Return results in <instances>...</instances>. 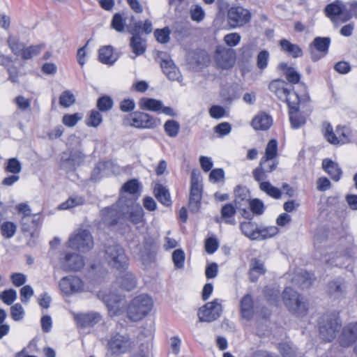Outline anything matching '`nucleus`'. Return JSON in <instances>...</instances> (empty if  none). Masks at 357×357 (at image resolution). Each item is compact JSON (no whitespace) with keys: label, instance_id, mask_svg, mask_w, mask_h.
I'll use <instances>...</instances> for the list:
<instances>
[{"label":"nucleus","instance_id":"nucleus-47","mask_svg":"<svg viewBox=\"0 0 357 357\" xmlns=\"http://www.w3.org/2000/svg\"><path fill=\"white\" fill-rule=\"evenodd\" d=\"M17 225L10 221L4 222L1 226V234L5 238H12L16 233Z\"/></svg>","mask_w":357,"mask_h":357},{"label":"nucleus","instance_id":"nucleus-24","mask_svg":"<svg viewBox=\"0 0 357 357\" xmlns=\"http://www.w3.org/2000/svg\"><path fill=\"white\" fill-rule=\"evenodd\" d=\"M337 132L340 135L339 138L336 137L335 134L333 132V128L330 123L327 122L323 123V133L329 143L338 144L340 143L344 144L349 141L348 137L343 131H342L341 133H340L339 130H337Z\"/></svg>","mask_w":357,"mask_h":357},{"label":"nucleus","instance_id":"nucleus-63","mask_svg":"<svg viewBox=\"0 0 357 357\" xmlns=\"http://www.w3.org/2000/svg\"><path fill=\"white\" fill-rule=\"evenodd\" d=\"M269 53L266 50H261L257 57V66L261 70L265 69L268 63Z\"/></svg>","mask_w":357,"mask_h":357},{"label":"nucleus","instance_id":"nucleus-25","mask_svg":"<svg viewBox=\"0 0 357 357\" xmlns=\"http://www.w3.org/2000/svg\"><path fill=\"white\" fill-rule=\"evenodd\" d=\"M84 154L79 151H72L68 158L61 162L62 168L71 171L79 166L84 160Z\"/></svg>","mask_w":357,"mask_h":357},{"label":"nucleus","instance_id":"nucleus-10","mask_svg":"<svg viewBox=\"0 0 357 357\" xmlns=\"http://www.w3.org/2000/svg\"><path fill=\"white\" fill-rule=\"evenodd\" d=\"M282 101H285L289 106V121L291 127L298 128L303 126L306 121L305 116H299V122H296V117L298 116V107L300 104L298 95L294 91H289L287 99H284Z\"/></svg>","mask_w":357,"mask_h":357},{"label":"nucleus","instance_id":"nucleus-18","mask_svg":"<svg viewBox=\"0 0 357 357\" xmlns=\"http://www.w3.org/2000/svg\"><path fill=\"white\" fill-rule=\"evenodd\" d=\"M160 67L169 79L181 82L182 77L180 71L169 56L165 55L161 58Z\"/></svg>","mask_w":357,"mask_h":357},{"label":"nucleus","instance_id":"nucleus-59","mask_svg":"<svg viewBox=\"0 0 357 357\" xmlns=\"http://www.w3.org/2000/svg\"><path fill=\"white\" fill-rule=\"evenodd\" d=\"M126 20L119 13H116L112 18L111 26L116 31L121 32L124 30Z\"/></svg>","mask_w":357,"mask_h":357},{"label":"nucleus","instance_id":"nucleus-33","mask_svg":"<svg viewBox=\"0 0 357 357\" xmlns=\"http://www.w3.org/2000/svg\"><path fill=\"white\" fill-rule=\"evenodd\" d=\"M154 195L161 204L169 206L172 204L171 197L168 189L162 184L157 183L154 187Z\"/></svg>","mask_w":357,"mask_h":357},{"label":"nucleus","instance_id":"nucleus-8","mask_svg":"<svg viewBox=\"0 0 357 357\" xmlns=\"http://www.w3.org/2000/svg\"><path fill=\"white\" fill-rule=\"evenodd\" d=\"M128 123L138 129H154L161 124L159 119L142 112H135L126 119Z\"/></svg>","mask_w":357,"mask_h":357},{"label":"nucleus","instance_id":"nucleus-44","mask_svg":"<svg viewBox=\"0 0 357 357\" xmlns=\"http://www.w3.org/2000/svg\"><path fill=\"white\" fill-rule=\"evenodd\" d=\"M4 169L7 173L18 175L22 171V164L15 158H10L5 164Z\"/></svg>","mask_w":357,"mask_h":357},{"label":"nucleus","instance_id":"nucleus-12","mask_svg":"<svg viewBox=\"0 0 357 357\" xmlns=\"http://www.w3.org/2000/svg\"><path fill=\"white\" fill-rule=\"evenodd\" d=\"M59 287L62 294L70 296L84 290V282L78 277L68 275L63 277L59 282Z\"/></svg>","mask_w":357,"mask_h":357},{"label":"nucleus","instance_id":"nucleus-4","mask_svg":"<svg viewBox=\"0 0 357 357\" xmlns=\"http://www.w3.org/2000/svg\"><path fill=\"white\" fill-rule=\"evenodd\" d=\"M105 259L110 267L120 273L124 272L128 267V258L124 250L118 245H113L107 248Z\"/></svg>","mask_w":357,"mask_h":357},{"label":"nucleus","instance_id":"nucleus-58","mask_svg":"<svg viewBox=\"0 0 357 357\" xmlns=\"http://www.w3.org/2000/svg\"><path fill=\"white\" fill-rule=\"evenodd\" d=\"M241 40V36L238 33H229L223 38L224 43L229 47L237 46Z\"/></svg>","mask_w":357,"mask_h":357},{"label":"nucleus","instance_id":"nucleus-34","mask_svg":"<svg viewBox=\"0 0 357 357\" xmlns=\"http://www.w3.org/2000/svg\"><path fill=\"white\" fill-rule=\"evenodd\" d=\"M128 220L135 225L144 223V211L138 204H132L128 213Z\"/></svg>","mask_w":357,"mask_h":357},{"label":"nucleus","instance_id":"nucleus-23","mask_svg":"<svg viewBox=\"0 0 357 357\" xmlns=\"http://www.w3.org/2000/svg\"><path fill=\"white\" fill-rule=\"evenodd\" d=\"M347 10V5H344L339 1L328 5L325 8L326 15L333 21L342 17L344 19L345 17Z\"/></svg>","mask_w":357,"mask_h":357},{"label":"nucleus","instance_id":"nucleus-52","mask_svg":"<svg viewBox=\"0 0 357 357\" xmlns=\"http://www.w3.org/2000/svg\"><path fill=\"white\" fill-rule=\"evenodd\" d=\"M190 16L192 21L200 22L205 17V12L199 5H192L190 9Z\"/></svg>","mask_w":357,"mask_h":357},{"label":"nucleus","instance_id":"nucleus-64","mask_svg":"<svg viewBox=\"0 0 357 357\" xmlns=\"http://www.w3.org/2000/svg\"><path fill=\"white\" fill-rule=\"evenodd\" d=\"M7 43L15 54L17 56L21 55V52L24 49V45L22 43H20L17 40L11 36L8 37Z\"/></svg>","mask_w":357,"mask_h":357},{"label":"nucleus","instance_id":"nucleus-32","mask_svg":"<svg viewBox=\"0 0 357 357\" xmlns=\"http://www.w3.org/2000/svg\"><path fill=\"white\" fill-rule=\"evenodd\" d=\"M241 315L244 319H250L254 314L253 301L250 295L243 297L240 303Z\"/></svg>","mask_w":357,"mask_h":357},{"label":"nucleus","instance_id":"nucleus-29","mask_svg":"<svg viewBox=\"0 0 357 357\" xmlns=\"http://www.w3.org/2000/svg\"><path fill=\"white\" fill-rule=\"evenodd\" d=\"M240 229L245 236L252 241H257L259 238V227L255 222L245 221L241 222Z\"/></svg>","mask_w":357,"mask_h":357},{"label":"nucleus","instance_id":"nucleus-28","mask_svg":"<svg viewBox=\"0 0 357 357\" xmlns=\"http://www.w3.org/2000/svg\"><path fill=\"white\" fill-rule=\"evenodd\" d=\"M99 61L107 65H112L118 59V55L114 52V49L110 45L100 47L98 51Z\"/></svg>","mask_w":357,"mask_h":357},{"label":"nucleus","instance_id":"nucleus-7","mask_svg":"<svg viewBox=\"0 0 357 357\" xmlns=\"http://www.w3.org/2000/svg\"><path fill=\"white\" fill-rule=\"evenodd\" d=\"M68 245L70 248L85 252L93 247V237L88 230L79 229L70 236Z\"/></svg>","mask_w":357,"mask_h":357},{"label":"nucleus","instance_id":"nucleus-19","mask_svg":"<svg viewBox=\"0 0 357 357\" xmlns=\"http://www.w3.org/2000/svg\"><path fill=\"white\" fill-rule=\"evenodd\" d=\"M61 266L66 271H78L84 265L83 258L77 254H67L61 259Z\"/></svg>","mask_w":357,"mask_h":357},{"label":"nucleus","instance_id":"nucleus-31","mask_svg":"<svg viewBox=\"0 0 357 357\" xmlns=\"http://www.w3.org/2000/svg\"><path fill=\"white\" fill-rule=\"evenodd\" d=\"M112 167V163L110 162H100L98 163L92 172L91 178L97 181L103 176H109L113 173Z\"/></svg>","mask_w":357,"mask_h":357},{"label":"nucleus","instance_id":"nucleus-62","mask_svg":"<svg viewBox=\"0 0 357 357\" xmlns=\"http://www.w3.org/2000/svg\"><path fill=\"white\" fill-rule=\"evenodd\" d=\"M169 34L170 30L167 27L162 29H156L154 31V36L156 40L160 43H166L169 42L170 39Z\"/></svg>","mask_w":357,"mask_h":357},{"label":"nucleus","instance_id":"nucleus-16","mask_svg":"<svg viewBox=\"0 0 357 357\" xmlns=\"http://www.w3.org/2000/svg\"><path fill=\"white\" fill-rule=\"evenodd\" d=\"M102 296L111 316L117 315L123 311L124 301L121 296L114 293H109Z\"/></svg>","mask_w":357,"mask_h":357},{"label":"nucleus","instance_id":"nucleus-38","mask_svg":"<svg viewBox=\"0 0 357 357\" xmlns=\"http://www.w3.org/2000/svg\"><path fill=\"white\" fill-rule=\"evenodd\" d=\"M221 217L224 219L225 222L229 225H234L236 220L234 218L236 213V207L231 204H225L221 209Z\"/></svg>","mask_w":357,"mask_h":357},{"label":"nucleus","instance_id":"nucleus-40","mask_svg":"<svg viewBox=\"0 0 357 357\" xmlns=\"http://www.w3.org/2000/svg\"><path fill=\"white\" fill-rule=\"evenodd\" d=\"M280 69L284 70V75L289 82L297 84L301 78L300 74L293 68L288 67L287 63H282L279 65Z\"/></svg>","mask_w":357,"mask_h":357},{"label":"nucleus","instance_id":"nucleus-45","mask_svg":"<svg viewBox=\"0 0 357 357\" xmlns=\"http://www.w3.org/2000/svg\"><path fill=\"white\" fill-rule=\"evenodd\" d=\"M259 188L262 191L275 199H279L281 197L282 193L280 189L274 187L268 181L261 182Z\"/></svg>","mask_w":357,"mask_h":357},{"label":"nucleus","instance_id":"nucleus-61","mask_svg":"<svg viewBox=\"0 0 357 357\" xmlns=\"http://www.w3.org/2000/svg\"><path fill=\"white\" fill-rule=\"evenodd\" d=\"M24 315V310L21 304L16 303L10 307V316L12 319L18 321L23 319Z\"/></svg>","mask_w":357,"mask_h":357},{"label":"nucleus","instance_id":"nucleus-55","mask_svg":"<svg viewBox=\"0 0 357 357\" xmlns=\"http://www.w3.org/2000/svg\"><path fill=\"white\" fill-rule=\"evenodd\" d=\"M43 48V46L40 45H33L28 47H24L21 52V57L24 59H29L33 56L39 54L41 50Z\"/></svg>","mask_w":357,"mask_h":357},{"label":"nucleus","instance_id":"nucleus-6","mask_svg":"<svg viewBox=\"0 0 357 357\" xmlns=\"http://www.w3.org/2000/svg\"><path fill=\"white\" fill-rule=\"evenodd\" d=\"M285 306L294 314L301 316L307 311V307L303 298L291 288H286L282 293Z\"/></svg>","mask_w":357,"mask_h":357},{"label":"nucleus","instance_id":"nucleus-37","mask_svg":"<svg viewBox=\"0 0 357 357\" xmlns=\"http://www.w3.org/2000/svg\"><path fill=\"white\" fill-rule=\"evenodd\" d=\"M281 49L294 58L300 57L303 55L301 48L296 44L290 43L288 40L282 39L280 41Z\"/></svg>","mask_w":357,"mask_h":357},{"label":"nucleus","instance_id":"nucleus-36","mask_svg":"<svg viewBox=\"0 0 357 357\" xmlns=\"http://www.w3.org/2000/svg\"><path fill=\"white\" fill-rule=\"evenodd\" d=\"M139 106L143 110L159 112L162 108V102L153 98H142L139 100Z\"/></svg>","mask_w":357,"mask_h":357},{"label":"nucleus","instance_id":"nucleus-42","mask_svg":"<svg viewBox=\"0 0 357 357\" xmlns=\"http://www.w3.org/2000/svg\"><path fill=\"white\" fill-rule=\"evenodd\" d=\"M84 203V199L81 196L70 197L66 202L61 204L58 208L60 210H67L73 207L82 205Z\"/></svg>","mask_w":357,"mask_h":357},{"label":"nucleus","instance_id":"nucleus-48","mask_svg":"<svg viewBox=\"0 0 357 357\" xmlns=\"http://www.w3.org/2000/svg\"><path fill=\"white\" fill-rule=\"evenodd\" d=\"M312 279L313 275L312 274L307 272H301L295 277L293 281L302 288H305L311 284Z\"/></svg>","mask_w":357,"mask_h":357},{"label":"nucleus","instance_id":"nucleus-21","mask_svg":"<svg viewBox=\"0 0 357 357\" xmlns=\"http://www.w3.org/2000/svg\"><path fill=\"white\" fill-rule=\"evenodd\" d=\"M357 340V322L347 325L342 331L340 337V344L347 347Z\"/></svg>","mask_w":357,"mask_h":357},{"label":"nucleus","instance_id":"nucleus-14","mask_svg":"<svg viewBox=\"0 0 357 357\" xmlns=\"http://www.w3.org/2000/svg\"><path fill=\"white\" fill-rule=\"evenodd\" d=\"M347 291V281L344 277H337L330 280L326 286L327 294L333 298L344 296Z\"/></svg>","mask_w":357,"mask_h":357},{"label":"nucleus","instance_id":"nucleus-51","mask_svg":"<svg viewBox=\"0 0 357 357\" xmlns=\"http://www.w3.org/2000/svg\"><path fill=\"white\" fill-rule=\"evenodd\" d=\"M172 261L176 268L181 269L184 267L185 255L181 249L175 250L172 255Z\"/></svg>","mask_w":357,"mask_h":357},{"label":"nucleus","instance_id":"nucleus-2","mask_svg":"<svg viewBox=\"0 0 357 357\" xmlns=\"http://www.w3.org/2000/svg\"><path fill=\"white\" fill-rule=\"evenodd\" d=\"M135 347L134 341L127 333L113 334L107 344L108 353L121 355L130 351Z\"/></svg>","mask_w":357,"mask_h":357},{"label":"nucleus","instance_id":"nucleus-30","mask_svg":"<svg viewBox=\"0 0 357 357\" xmlns=\"http://www.w3.org/2000/svg\"><path fill=\"white\" fill-rule=\"evenodd\" d=\"M268 88L280 100L287 99L289 90L287 89V83L284 81L280 79L273 80L269 84Z\"/></svg>","mask_w":357,"mask_h":357},{"label":"nucleus","instance_id":"nucleus-5","mask_svg":"<svg viewBox=\"0 0 357 357\" xmlns=\"http://www.w3.org/2000/svg\"><path fill=\"white\" fill-rule=\"evenodd\" d=\"M202 197V177L199 171L191 174L189 208L192 213H197L201 207Z\"/></svg>","mask_w":357,"mask_h":357},{"label":"nucleus","instance_id":"nucleus-41","mask_svg":"<svg viewBox=\"0 0 357 357\" xmlns=\"http://www.w3.org/2000/svg\"><path fill=\"white\" fill-rule=\"evenodd\" d=\"M130 47L136 56L143 54L146 50L145 41L137 35L131 38Z\"/></svg>","mask_w":357,"mask_h":357},{"label":"nucleus","instance_id":"nucleus-9","mask_svg":"<svg viewBox=\"0 0 357 357\" xmlns=\"http://www.w3.org/2000/svg\"><path fill=\"white\" fill-rule=\"evenodd\" d=\"M251 17L250 10L239 6L231 7L227 14L228 24L233 29L243 26L250 22Z\"/></svg>","mask_w":357,"mask_h":357},{"label":"nucleus","instance_id":"nucleus-11","mask_svg":"<svg viewBox=\"0 0 357 357\" xmlns=\"http://www.w3.org/2000/svg\"><path fill=\"white\" fill-rule=\"evenodd\" d=\"M236 52L231 48L218 46L215 49L214 59L216 64L222 69L232 68L236 63Z\"/></svg>","mask_w":357,"mask_h":357},{"label":"nucleus","instance_id":"nucleus-53","mask_svg":"<svg viewBox=\"0 0 357 357\" xmlns=\"http://www.w3.org/2000/svg\"><path fill=\"white\" fill-rule=\"evenodd\" d=\"M278 350L283 357H297L296 349L288 342L279 344Z\"/></svg>","mask_w":357,"mask_h":357},{"label":"nucleus","instance_id":"nucleus-54","mask_svg":"<svg viewBox=\"0 0 357 357\" xmlns=\"http://www.w3.org/2000/svg\"><path fill=\"white\" fill-rule=\"evenodd\" d=\"M101 215L102 216L103 220L106 224L108 225H114L116 223V215L117 212L116 210L111 208H107L103 209L101 211Z\"/></svg>","mask_w":357,"mask_h":357},{"label":"nucleus","instance_id":"nucleus-39","mask_svg":"<svg viewBox=\"0 0 357 357\" xmlns=\"http://www.w3.org/2000/svg\"><path fill=\"white\" fill-rule=\"evenodd\" d=\"M117 282L119 284L127 291L133 289L136 285V280L132 275L130 272H126L122 275L117 278Z\"/></svg>","mask_w":357,"mask_h":357},{"label":"nucleus","instance_id":"nucleus-15","mask_svg":"<svg viewBox=\"0 0 357 357\" xmlns=\"http://www.w3.org/2000/svg\"><path fill=\"white\" fill-rule=\"evenodd\" d=\"M330 42L329 38L317 37L314 39L310 47L312 61H317L327 54Z\"/></svg>","mask_w":357,"mask_h":357},{"label":"nucleus","instance_id":"nucleus-22","mask_svg":"<svg viewBox=\"0 0 357 357\" xmlns=\"http://www.w3.org/2000/svg\"><path fill=\"white\" fill-rule=\"evenodd\" d=\"M234 203L236 208L241 210L243 213L247 211L246 208L250 202L249 190L245 187L238 186L234 190Z\"/></svg>","mask_w":357,"mask_h":357},{"label":"nucleus","instance_id":"nucleus-57","mask_svg":"<svg viewBox=\"0 0 357 357\" xmlns=\"http://www.w3.org/2000/svg\"><path fill=\"white\" fill-rule=\"evenodd\" d=\"M83 117L81 113H75L73 114H65L62 118V123L68 127H73Z\"/></svg>","mask_w":357,"mask_h":357},{"label":"nucleus","instance_id":"nucleus-35","mask_svg":"<svg viewBox=\"0 0 357 357\" xmlns=\"http://www.w3.org/2000/svg\"><path fill=\"white\" fill-rule=\"evenodd\" d=\"M265 272L266 268L261 261L257 259H253L251 260L249 275L250 278L252 282L256 281L258 278L264 274Z\"/></svg>","mask_w":357,"mask_h":357},{"label":"nucleus","instance_id":"nucleus-46","mask_svg":"<svg viewBox=\"0 0 357 357\" xmlns=\"http://www.w3.org/2000/svg\"><path fill=\"white\" fill-rule=\"evenodd\" d=\"M279 232V229L275 226H268L258 229L259 238L257 241H262L275 236Z\"/></svg>","mask_w":357,"mask_h":357},{"label":"nucleus","instance_id":"nucleus-50","mask_svg":"<svg viewBox=\"0 0 357 357\" xmlns=\"http://www.w3.org/2000/svg\"><path fill=\"white\" fill-rule=\"evenodd\" d=\"M102 121V116L97 110L92 109L90 111L87 119H86V124L89 127L96 128Z\"/></svg>","mask_w":357,"mask_h":357},{"label":"nucleus","instance_id":"nucleus-13","mask_svg":"<svg viewBox=\"0 0 357 357\" xmlns=\"http://www.w3.org/2000/svg\"><path fill=\"white\" fill-rule=\"evenodd\" d=\"M221 303L218 299L205 304L198 311V317L200 321L211 322L218 319L222 312Z\"/></svg>","mask_w":357,"mask_h":357},{"label":"nucleus","instance_id":"nucleus-60","mask_svg":"<svg viewBox=\"0 0 357 357\" xmlns=\"http://www.w3.org/2000/svg\"><path fill=\"white\" fill-rule=\"evenodd\" d=\"M278 155V142L275 139H271L268 142L264 157L269 158H276Z\"/></svg>","mask_w":357,"mask_h":357},{"label":"nucleus","instance_id":"nucleus-20","mask_svg":"<svg viewBox=\"0 0 357 357\" xmlns=\"http://www.w3.org/2000/svg\"><path fill=\"white\" fill-rule=\"evenodd\" d=\"M74 319L81 328L92 327L101 321L98 313L90 312L85 314H74Z\"/></svg>","mask_w":357,"mask_h":357},{"label":"nucleus","instance_id":"nucleus-56","mask_svg":"<svg viewBox=\"0 0 357 357\" xmlns=\"http://www.w3.org/2000/svg\"><path fill=\"white\" fill-rule=\"evenodd\" d=\"M75 102V97L70 91H63L59 97V104L64 107H69Z\"/></svg>","mask_w":357,"mask_h":357},{"label":"nucleus","instance_id":"nucleus-26","mask_svg":"<svg viewBox=\"0 0 357 357\" xmlns=\"http://www.w3.org/2000/svg\"><path fill=\"white\" fill-rule=\"evenodd\" d=\"M272 123L273 119L271 116L266 113H259L252 119L251 126L256 130H267Z\"/></svg>","mask_w":357,"mask_h":357},{"label":"nucleus","instance_id":"nucleus-1","mask_svg":"<svg viewBox=\"0 0 357 357\" xmlns=\"http://www.w3.org/2000/svg\"><path fill=\"white\" fill-rule=\"evenodd\" d=\"M152 307L153 301L149 296L139 295L130 303L128 307V317L132 321H139L150 312Z\"/></svg>","mask_w":357,"mask_h":357},{"label":"nucleus","instance_id":"nucleus-17","mask_svg":"<svg viewBox=\"0 0 357 357\" xmlns=\"http://www.w3.org/2000/svg\"><path fill=\"white\" fill-rule=\"evenodd\" d=\"M278 162L275 158L263 157L259 166L253 171L254 178L257 181L266 178V174L273 172L277 167Z\"/></svg>","mask_w":357,"mask_h":357},{"label":"nucleus","instance_id":"nucleus-3","mask_svg":"<svg viewBox=\"0 0 357 357\" xmlns=\"http://www.w3.org/2000/svg\"><path fill=\"white\" fill-rule=\"evenodd\" d=\"M340 323L335 313L326 314L319 322V334L321 338L326 342H331L340 331Z\"/></svg>","mask_w":357,"mask_h":357},{"label":"nucleus","instance_id":"nucleus-49","mask_svg":"<svg viewBox=\"0 0 357 357\" xmlns=\"http://www.w3.org/2000/svg\"><path fill=\"white\" fill-rule=\"evenodd\" d=\"M164 130L169 137H175L179 132L180 125L174 120H168L164 124Z\"/></svg>","mask_w":357,"mask_h":357},{"label":"nucleus","instance_id":"nucleus-43","mask_svg":"<svg viewBox=\"0 0 357 357\" xmlns=\"http://www.w3.org/2000/svg\"><path fill=\"white\" fill-rule=\"evenodd\" d=\"M37 222L32 215H23L21 218L22 231L31 232L36 227Z\"/></svg>","mask_w":357,"mask_h":357},{"label":"nucleus","instance_id":"nucleus-27","mask_svg":"<svg viewBox=\"0 0 357 357\" xmlns=\"http://www.w3.org/2000/svg\"><path fill=\"white\" fill-rule=\"evenodd\" d=\"M322 167L333 181H338L340 179L342 171L337 162L326 158L322 161Z\"/></svg>","mask_w":357,"mask_h":357}]
</instances>
